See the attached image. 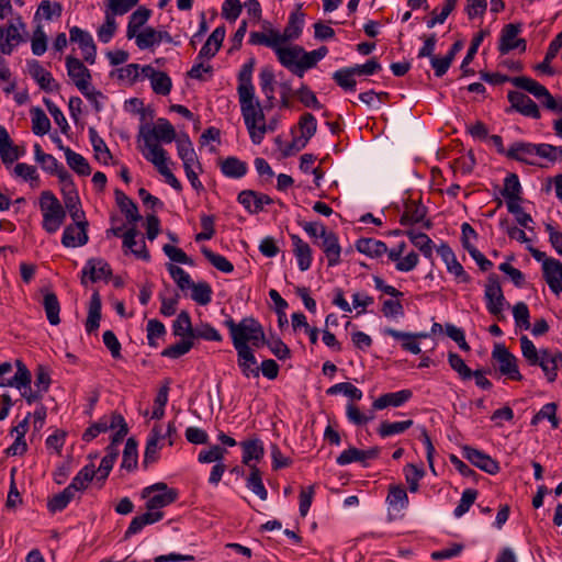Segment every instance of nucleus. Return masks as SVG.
Wrapping results in <instances>:
<instances>
[{"mask_svg": "<svg viewBox=\"0 0 562 562\" xmlns=\"http://www.w3.org/2000/svg\"><path fill=\"white\" fill-rule=\"evenodd\" d=\"M23 153L24 150H20V148L13 144L5 127L0 125V158L3 165H12Z\"/></svg>", "mask_w": 562, "mask_h": 562, "instance_id": "obj_18", "label": "nucleus"}, {"mask_svg": "<svg viewBox=\"0 0 562 562\" xmlns=\"http://www.w3.org/2000/svg\"><path fill=\"white\" fill-rule=\"evenodd\" d=\"M21 42L22 36L15 24L10 23L5 30L0 26V50L2 54L10 55Z\"/></svg>", "mask_w": 562, "mask_h": 562, "instance_id": "obj_25", "label": "nucleus"}, {"mask_svg": "<svg viewBox=\"0 0 562 562\" xmlns=\"http://www.w3.org/2000/svg\"><path fill=\"white\" fill-rule=\"evenodd\" d=\"M318 243V246L323 249L329 267H334L340 262L341 247L338 243V237L333 232H327Z\"/></svg>", "mask_w": 562, "mask_h": 562, "instance_id": "obj_21", "label": "nucleus"}, {"mask_svg": "<svg viewBox=\"0 0 562 562\" xmlns=\"http://www.w3.org/2000/svg\"><path fill=\"white\" fill-rule=\"evenodd\" d=\"M427 214V209L420 202L408 200L404 204V212L400 218L402 225H412L422 222Z\"/></svg>", "mask_w": 562, "mask_h": 562, "instance_id": "obj_28", "label": "nucleus"}, {"mask_svg": "<svg viewBox=\"0 0 562 562\" xmlns=\"http://www.w3.org/2000/svg\"><path fill=\"white\" fill-rule=\"evenodd\" d=\"M65 157L68 166L79 176H89L91 168L88 160L80 154L70 148L65 149Z\"/></svg>", "mask_w": 562, "mask_h": 562, "instance_id": "obj_48", "label": "nucleus"}, {"mask_svg": "<svg viewBox=\"0 0 562 562\" xmlns=\"http://www.w3.org/2000/svg\"><path fill=\"white\" fill-rule=\"evenodd\" d=\"M249 43L252 45H265L276 52L279 44H282L281 33L273 29H270L268 33L251 32L249 36Z\"/></svg>", "mask_w": 562, "mask_h": 562, "instance_id": "obj_39", "label": "nucleus"}, {"mask_svg": "<svg viewBox=\"0 0 562 562\" xmlns=\"http://www.w3.org/2000/svg\"><path fill=\"white\" fill-rule=\"evenodd\" d=\"M237 351V363L241 370V373L246 378H258L259 367H257V359L251 348L236 349Z\"/></svg>", "mask_w": 562, "mask_h": 562, "instance_id": "obj_27", "label": "nucleus"}, {"mask_svg": "<svg viewBox=\"0 0 562 562\" xmlns=\"http://www.w3.org/2000/svg\"><path fill=\"white\" fill-rule=\"evenodd\" d=\"M136 45L139 49H147L161 43V36L154 27H146L140 33H137Z\"/></svg>", "mask_w": 562, "mask_h": 562, "instance_id": "obj_59", "label": "nucleus"}, {"mask_svg": "<svg viewBox=\"0 0 562 562\" xmlns=\"http://www.w3.org/2000/svg\"><path fill=\"white\" fill-rule=\"evenodd\" d=\"M225 37V26H217L199 52L198 58H212L218 52Z\"/></svg>", "mask_w": 562, "mask_h": 562, "instance_id": "obj_30", "label": "nucleus"}, {"mask_svg": "<svg viewBox=\"0 0 562 562\" xmlns=\"http://www.w3.org/2000/svg\"><path fill=\"white\" fill-rule=\"evenodd\" d=\"M407 236L409 237L412 244L418 248L423 255L427 258H430L432 255V241L431 239L424 233L408 231Z\"/></svg>", "mask_w": 562, "mask_h": 562, "instance_id": "obj_64", "label": "nucleus"}, {"mask_svg": "<svg viewBox=\"0 0 562 562\" xmlns=\"http://www.w3.org/2000/svg\"><path fill=\"white\" fill-rule=\"evenodd\" d=\"M484 299L486 301V308L498 321L505 318L503 311L506 303L503 290L498 280V276L491 273L487 277L485 284Z\"/></svg>", "mask_w": 562, "mask_h": 562, "instance_id": "obj_7", "label": "nucleus"}, {"mask_svg": "<svg viewBox=\"0 0 562 562\" xmlns=\"http://www.w3.org/2000/svg\"><path fill=\"white\" fill-rule=\"evenodd\" d=\"M411 390H401L398 392L385 393L373 402L374 409H383L387 406L398 407L412 397Z\"/></svg>", "mask_w": 562, "mask_h": 562, "instance_id": "obj_32", "label": "nucleus"}, {"mask_svg": "<svg viewBox=\"0 0 562 562\" xmlns=\"http://www.w3.org/2000/svg\"><path fill=\"white\" fill-rule=\"evenodd\" d=\"M142 74L150 80L151 89L156 94L168 95L170 93L172 82L166 72L156 70L150 65H146L142 67Z\"/></svg>", "mask_w": 562, "mask_h": 562, "instance_id": "obj_13", "label": "nucleus"}, {"mask_svg": "<svg viewBox=\"0 0 562 562\" xmlns=\"http://www.w3.org/2000/svg\"><path fill=\"white\" fill-rule=\"evenodd\" d=\"M302 4H297L296 11L292 12L289 16L286 26L281 34V43L293 41L302 34L305 14L301 12Z\"/></svg>", "mask_w": 562, "mask_h": 562, "instance_id": "obj_22", "label": "nucleus"}, {"mask_svg": "<svg viewBox=\"0 0 562 562\" xmlns=\"http://www.w3.org/2000/svg\"><path fill=\"white\" fill-rule=\"evenodd\" d=\"M536 155V144L516 142L506 151V156L510 159L531 164L527 157Z\"/></svg>", "mask_w": 562, "mask_h": 562, "instance_id": "obj_41", "label": "nucleus"}, {"mask_svg": "<svg viewBox=\"0 0 562 562\" xmlns=\"http://www.w3.org/2000/svg\"><path fill=\"white\" fill-rule=\"evenodd\" d=\"M193 331L190 314L187 311H181L172 324L173 335L193 339Z\"/></svg>", "mask_w": 562, "mask_h": 562, "instance_id": "obj_46", "label": "nucleus"}, {"mask_svg": "<svg viewBox=\"0 0 562 562\" xmlns=\"http://www.w3.org/2000/svg\"><path fill=\"white\" fill-rule=\"evenodd\" d=\"M139 135L144 139V143H157L158 140L164 143H171L176 139L175 127L167 119L164 117L158 119L156 125L153 127L149 125H142Z\"/></svg>", "mask_w": 562, "mask_h": 562, "instance_id": "obj_9", "label": "nucleus"}, {"mask_svg": "<svg viewBox=\"0 0 562 562\" xmlns=\"http://www.w3.org/2000/svg\"><path fill=\"white\" fill-rule=\"evenodd\" d=\"M562 48V40L557 35L549 44L544 59L542 63L536 66V69L547 75H553L554 71L550 66L551 60L557 56L559 50Z\"/></svg>", "mask_w": 562, "mask_h": 562, "instance_id": "obj_53", "label": "nucleus"}, {"mask_svg": "<svg viewBox=\"0 0 562 562\" xmlns=\"http://www.w3.org/2000/svg\"><path fill=\"white\" fill-rule=\"evenodd\" d=\"M255 63V58H250L247 63H245L241 66L238 72V97L255 93V87L252 85V71Z\"/></svg>", "mask_w": 562, "mask_h": 562, "instance_id": "obj_31", "label": "nucleus"}, {"mask_svg": "<svg viewBox=\"0 0 562 562\" xmlns=\"http://www.w3.org/2000/svg\"><path fill=\"white\" fill-rule=\"evenodd\" d=\"M177 150L180 159L183 162V167L193 166L194 164L201 169V165L198 161V156L194 151L192 142L187 134L182 135L177 139Z\"/></svg>", "mask_w": 562, "mask_h": 562, "instance_id": "obj_37", "label": "nucleus"}, {"mask_svg": "<svg viewBox=\"0 0 562 562\" xmlns=\"http://www.w3.org/2000/svg\"><path fill=\"white\" fill-rule=\"evenodd\" d=\"M259 85L267 99L265 108L271 110L274 105V74L271 68L261 69L259 74Z\"/></svg>", "mask_w": 562, "mask_h": 562, "instance_id": "obj_36", "label": "nucleus"}, {"mask_svg": "<svg viewBox=\"0 0 562 562\" xmlns=\"http://www.w3.org/2000/svg\"><path fill=\"white\" fill-rule=\"evenodd\" d=\"M42 305L48 323L53 326L58 325L60 323V304L57 295L52 291H43Z\"/></svg>", "mask_w": 562, "mask_h": 562, "instance_id": "obj_35", "label": "nucleus"}, {"mask_svg": "<svg viewBox=\"0 0 562 562\" xmlns=\"http://www.w3.org/2000/svg\"><path fill=\"white\" fill-rule=\"evenodd\" d=\"M519 340L521 353L526 362L531 367H536V363L542 356V349L538 350L535 344L525 335Z\"/></svg>", "mask_w": 562, "mask_h": 562, "instance_id": "obj_63", "label": "nucleus"}, {"mask_svg": "<svg viewBox=\"0 0 562 562\" xmlns=\"http://www.w3.org/2000/svg\"><path fill=\"white\" fill-rule=\"evenodd\" d=\"M356 248L359 252L364 254L371 258L381 257L387 251L385 243L374 238H360L356 243Z\"/></svg>", "mask_w": 562, "mask_h": 562, "instance_id": "obj_38", "label": "nucleus"}, {"mask_svg": "<svg viewBox=\"0 0 562 562\" xmlns=\"http://www.w3.org/2000/svg\"><path fill=\"white\" fill-rule=\"evenodd\" d=\"M492 359L498 363V371L502 375L513 381L522 380L518 368V359L504 345H495L492 351Z\"/></svg>", "mask_w": 562, "mask_h": 562, "instance_id": "obj_8", "label": "nucleus"}, {"mask_svg": "<svg viewBox=\"0 0 562 562\" xmlns=\"http://www.w3.org/2000/svg\"><path fill=\"white\" fill-rule=\"evenodd\" d=\"M88 132L95 159L103 164H108V161L112 158V154L105 142L98 135L94 127H89Z\"/></svg>", "mask_w": 562, "mask_h": 562, "instance_id": "obj_47", "label": "nucleus"}, {"mask_svg": "<svg viewBox=\"0 0 562 562\" xmlns=\"http://www.w3.org/2000/svg\"><path fill=\"white\" fill-rule=\"evenodd\" d=\"M66 69L68 77L88 100H91L94 95H102L100 91H95L91 87V72L80 59L67 56Z\"/></svg>", "mask_w": 562, "mask_h": 562, "instance_id": "obj_5", "label": "nucleus"}, {"mask_svg": "<svg viewBox=\"0 0 562 562\" xmlns=\"http://www.w3.org/2000/svg\"><path fill=\"white\" fill-rule=\"evenodd\" d=\"M293 252L297 259V265L301 271H306L312 265V249L299 235H290Z\"/></svg>", "mask_w": 562, "mask_h": 562, "instance_id": "obj_23", "label": "nucleus"}, {"mask_svg": "<svg viewBox=\"0 0 562 562\" xmlns=\"http://www.w3.org/2000/svg\"><path fill=\"white\" fill-rule=\"evenodd\" d=\"M76 492L70 487H66L63 492L54 495L47 503L50 513L61 512L75 498Z\"/></svg>", "mask_w": 562, "mask_h": 562, "instance_id": "obj_58", "label": "nucleus"}, {"mask_svg": "<svg viewBox=\"0 0 562 562\" xmlns=\"http://www.w3.org/2000/svg\"><path fill=\"white\" fill-rule=\"evenodd\" d=\"M520 32V25L519 24H507L504 26L501 38H499V46L498 49L501 54H507L510 50L514 49V43L517 40V35Z\"/></svg>", "mask_w": 562, "mask_h": 562, "instance_id": "obj_50", "label": "nucleus"}, {"mask_svg": "<svg viewBox=\"0 0 562 562\" xmlns=\"http://www.w3.org/2000/svg\"><path fill=\"white\" fill-rule=\"evenodd\" d=\"M16 372L13 374V382H9L15 385L21 393V396L29 403L32 404L42 400L43 395L48 391L52 379L49 370L42 364H38L35 369V390H32V374L26 368L24 362L20 359L15 360Z\"/></svg>", "mask_w": 562, "mask_h": 562, "instance_id": "obj_1", "label": "nucleus"}, {"mask_svg": "<svg viewBox=\"0 0 562 562\" xmlns=\"http://www.w3.org/2000/svg\"><path fill=\"white\" fill-rule=\"evenodd\" d=\"M243 447V463L251 467L250 461H259L263 458L265 449L260 440H249L241 442Z\"/></svg>", "mask_w": 562, "mask_h": 562, "instance_id": "obj_49", "label": "nucleus"}, {"mask_svg": "<svg viewBox=\"0 0 562 562\" xmlns=\"http://www.w3.org/2000/svg\"><path fill=\"white\" fill-rule=\"evenodd\" d=\"M241 116L249 133V137L255 145H259L266 135V127L262 125L259 128L256 125V117L262 110H267L260 103L255 93L238 97Z\"/></svg>", "mask_w": 562, "mask_h": 562, "instance_id": "obj_3", "label": "nucleus"}, {"mask_svg": "<svg viewBox=\"0 0 562 562\" xmlns=\"http://www.w3.org/2000/svg\"><path fill=\"white\" fill-rule=\"evenodd\" d=\"M301 53H304V48L299 45L282 47V44H279L276 49V54L280 64L289 69L293 75H295L296 65Z\"/></svg>", "mask_w": 562, "mask_h": 562, "instance_id": "obj_24", "label": "nucleus"}, {"mask_svg": "<svg viewBox=\"0 0 562 562\" xmlns=\"http://www.w3.org/2000/svg\"><path fill=\"white\" fill-rule=\"evenodd\" d=\"M512 109L525 116L540 119L538 105L525 93L518 91H509L507 94Z\"/></svg>", "mask_w": 562, "mask_h": 562, "instance_id": "obj_14", "label": "nucleus"}, {"mask_svg": "<svg viewBox=\"0 0 562 562\" xmlns=\"http://www.w3.org/2000/svg\"><path fill=\"white\" fill-rule=\"evenodd\" d=\"M247 487L254 492L261 501H266L268 497V491L266 490L261 472L256 465L250 467V474L246 482Z\"/></svg>", "mask_w": 562, "mask_h": 562, "instance_id": "obj_55", "label": "nucleus"}, {"mask_svg": "<svg viewBox=\"0 0 562 562\" xmlns=\"http://www.w3.org/2000/svg\"><path fill=\"white\" fill-rule=\"evenodd\" d=\"M138 232L135 226L128 228L123 234V247L127 248L134 254L137 258H142L144 260H149L150 255L147 250L145 241L142 239L137 241L135 238Z\"/></svg>", "mask_w": 562, "mask_h": 562, "instance_id": "obj_29", "label": "nucleus"}, {"mask_svg": "<svg viewBox=\"0 0 562 562\" xmlns=\"http://www.w3.org/2000/svg\"><path fill=\"white\" fill-rule=\"evenodd\" d=\"M32 131L35 135L43 136L50 130V121L41 108L31 110Z\"/></svg>", "mask_w": 562, "mask_h": 562, "instance_id": "obj_57", "label": "nucleus"}, {"mask_svg": "<svg viewBox=\"0 0 562 562\" xmlns=\"http://www.w3.org/2000/svg\"><path fill=\"white\" fill-rule=\"evenodd\" d=\"M137 442L134 438H128L123 450L121 467L127 471H133L137 467Z\"/></svg>", "mask_w": 562, "mask_h": 562, "instance_id": "obj_61", "label": "nucleus"}, {"mask_svg": "<svg viewBox=\"0 0 562 562\" xmlns=\"http://www.w3.org/2000/svg\"><path fill=\"white\" fill-rule=\"evenodd\" d=\"M112 270L110 265L102 260L92 258L87 261L82 269L81 282L85 283V278L88 276L91 282H97L100 279H108L111 277Z\"/></svg>", "mask_w": 562, "mask_h": 562, "instance_id": "obj_19", "label": "nucleus"}, {"mask_svg": "<svg viewBox=\"0 0 562 562\" xmlns=\"http://www.w3.org/2000/svg\"><path fill=\"white\" fill-rule=\"evenodd\" d=\"M70 41L77 43L82 50L83 59L90 65L95 63L97 46L93 42L91 34L87 31L81 30L78 26H74L69 31Z\"/></svg>", "mask_w": 562, "mask_h": 562, "instance_id": "obj_11", "label": "nucleus"}, {"mask_svg": "<svg viewBox=\"0 0 562 562\" xmlns=\"http://www.w3.org/2000/svg\"><path fill=\"white\" fill-rule=\"evenodd\" d=\"M512 83L519 89L528 91L538 100H541L548 90L543 85L529 77H514Z\"/></svg>", "mask_w": 562, "mask_h": 562, "instance_id": "obj_52", "label": "nucleus"}, {"mask_svg": "<svg viewBox=\"0 0 562 562\" xmlns=\"http://www.w3.org/2000/svg\"><path fill=\"white\" fill-rule=\"evenodd\" d=\"M189 289L192 290L191 292V299L196 302L200 305H207L212 301V288L211 285L205 282L201 281L198 283L193 282V285H191Z\"/></svg>", "mask_w": 562, "mask_h": 562, "instance_id": "obj_62", "label": "nucleus"}, {"mask_svg": "<svg viewBox=\"0 0 562 562\" xmlns=\"http://www.w3.org/2000/svg\"><path fill=\"white\" fill-rule=\"evenodd\" d=\"M151 11L147 8L140 7L134 11L127 24L126 36L128 40L136 36L138 30L148 21Z\"/></svg>", "mask_w": 562, "mask_h": 562, "instance_id": "obj_44", "label": "nucleus"}, {"mask_svg": "<svg viewBox=\"0 0 562 562\" xmlns=\"http://www.w3.org/2000/svg\"><path fill=\"white\" fill-rule=\"evenodd\" d=\"M557 351H552L548 348L542 349V356L536 363V367H540L549 383L557 380L558 376V360Z\"/></svg>", "mask_w": 562, "mask_h": 562, "instance_id": "obj_34", "label": "nucleus"}, {"mask_svg": "<svg viewBox=\"0 0 562 562\" xmlns=\"http://www.w3.org/2000/svg\"><path fill=\"white\" fill-rule=\"evenodd\" d=\"M40 207L43 213V228L48 234L56 233L66 218V211L61 203L53 192L43 191L41 193Z\"/></svg>", "mask_w": 562, "mask_h": 562, "instance_id": "obj_4", "label": "nucleus"}, {"mask_svg": "<svg viewBox=\"0 0 562 562\" xmlns=\"http://www.w3.org/2000/svg\"><path fill=\"white\" fill-rule=\"evenodd\" d=\"M164 517L162 512H147L132 519L128 528L124 533V539H128L133 535L138 533L146 525L155 524Z\"/></svg>", "mask_w": 562, "mask_h": 562, "instance_id": "obj_33", "label": "nucleus"}, {"mask_svg": "<svg viewBox=\"0 0 562 562\" xmlns=\"http://www.w3.org/2000/svg\"><path fill=\"white\" fill-rule=\"evenodd\" d=\"M384 334L393 337L394 339L402 340V348L409 351L413 355L420 353L419 344L416 340V336L411 333H403L393 328H385Z\"/></svg>", "mask_w": 562, "mask_h": 562, "instance_id": "obj_42", "label": "nucleus"}, {"mask_svg": "<svg viewBox=\"0 0 562 562\" xmlns=\"http://www.w3.org/2000/svg\"><path fill=\"white\" fill-rule=\"evenodd\" d=\"M179 493L176 488L169 487L164 482L147 486L142 492V497L147 498L146 508L148 512H157L178 499Z\"/></svg>", "mask_w": 562, "mask_h": 562, "instance_id": "obj_6", "label": "nucleus"}, {"mask_svg": "<svg viewBox=\"0 0 562 562\" xmlns=\"http://www.w3.org/2000/svg\"><path fill=\"white\" fill-rule=\"evenodd\" d=\"M247 164L233 156L221 162V171L228 178H241L247 173Z\"/></svg>", "mask_w": 562, "mask_h": 562, "instance_id": "obj_40", "label": "nucleus"}, {"mask_svg": "<svg viewBox=\"0 0 562 562\" xmlns=\"http://www.w3.org/2000/svg\"><path fill=\"white\" fill-rule=\"evenodd\" d=\"M521 186L516 173H509L504 179V189L502 190V195L507 201H520L521 200Z\"/></svg>", "mask_w": 562, "mask_h": 562, "instance_id": "obj_56", "label": "nucleus"}, {"mask_svg": "<svg viewBox=\"0 0 562 562\" xmlns=\"http://www.w3.org/2000/svg\"><path fill=\"white\" fill-rule=\"evenodd\" d=\"M386 502L395 510H403L408 506V495L403 485H390Z\"/></svg>", "mask_w": 562, "mask_h": 562, "instance_id": "obj_45", "label": "nucleus"}, {"mask_svg": "<svg viewBox=\"0 0 562 562\" xmlns=\"http://www.w3.org/2000/svg\"><path fill=\"white\" fill-rule=\"evenodd\" d=\"M238 202L251 214L262 211L265 204H271L272 199L263 193L244 190L238 194Z\"/></svg>", "mask_w": 562, "mask_h": 562, "instance_id": "obj_17", "label": "nucleus"}, {"mask_svg": "<svg viewBox=\"0 0 562 562\" xmlns=\"http://www.w3.org/2000/svg\"><path fill=\"white\" fill-rule=\"evenodd\" d=\"M380 454V448L373 447L368 450H360L355 447H350L349 449L342 451L336 459L337 464L347 465L351 462H361L366 463L367 460L376 459Z\"/></svg>", "mask_w": 562, "mask_h": 562, "instance_id": "obj_15", "label": "nucleus"}, {"mask_svg": "<svg viewBox=\"0 0 562 562\" xmlns=\"http://www.w3.org/2000/svg\"><path fill=\"white\" fill-rule=\"evenodd\" d=\"M87 227L88 223H81L79 226L68 225L63 233L61 244L67 248L86 245L89 239Z\"/></svg>", "mask_w": 562, "mask_h": 562, "instance_id": "obj_20", "label": "nucleus"}, {"mask_svg": "<svg viewBox=\"0 0 562 562\" xmlns=\"http://www.w3.org/2000/svg\"><path fill=\"white\" fill-rule=\"evenodd\" d=\"M512 83L519 89L528 91L538 100H541L548 90L543 85L529 77H514Z\"/></svg>", "mask_w": 562, "mask_h": 562, "instance_id": "obj_51", "label": "nucleus"}, {"mask_svg": "<svg viewBox=\"0 0 562 562\" xmlns=\"http://www.w3.org/2000/svg\"><path fill=\"white\" fill-rule=\"evenodd\" d=\"M115 201L122 213H124L126 220L131 224H136L142 220L136 203L130 199L123 191L115 189L114 191Z\"/></svg>", "mask_w": 562, "mask_h": 562, "instance_id": "obj_26", "label": "nucleus"}, {"mask_svg": "<svg viewBox=\"0 0 562 562\" xmlns=\"http://www.w3.org/2000/svg\"><path fill=\"white\" fill-rule=\"evenodd\" d=\"M542 271L550 290L559 294L562 291V262L554 258L544 260Z\"/></svg>", "mask_w": 562, "mask_h": 562, "instance_id": "obj_16", "label": "nucleus"}, {"mask_svg": "<svg viewBox=\"0 0 562 562\" xmlns=\"http://www.w3.org/2000/svg\"><path fill=\"white\" fill-rule=\"evenodd\" d=\"M462 453L468 461L482 471L488 474H496L499 472L498 462L492 459L488 454L469 446L463 447Z\"/></svg>", "mask_w": 562, "mask_h": 562, "instance_id": "obj_12", "label": "nucleus"}, {"mask_svg": "<svg viewBox=\"0 0 562 562\" xmlns=\"http://www.w3.org/2000/svg\"><path fill=\"white\" fill-rule=\"evenodd\" d=\"M101 319V299L98 292H94L90 300L88 317L86 322V330L92 333L100 326Z\"/></svg>", "mask_w": 562, "mask_h": 562, "instance_id": "obj_43", "label": "nucleus"}, {"mask_svg": "<svg viewBox=\"0 0 562 562\" xmlns=\"http://www.w3.org/2000/svg\"><path fill=\"white\" fill-rule=\"evenodd\" d=\"M27 69L30 76L37 82L40 88L45 92H55L60 89V85L55 80L53 75L40 64L38 60H29Z\"/></svg>", "mask_w": 562, "mask_h": 562, "instance_id": "obj_10", "label": "nucleus"}, {"mask_svg": "<svg viewBox=\"0 0 562 562\" xmlns=\"http://www.w3.org/2000/svg\"><path fill=\"white\" fill-rule=\"evenodd\" d=\"M224 325L229 330L235 349L250 348L249 344L259 348L266 342L262 326L252 317H245L239 323H235L232 317H228Z\"/></svg>", "mask_w": 562, "mask_h": 562, "instance_id": "obj_2", "label": "nucleus"}, {"mask_svg": "<svg viewBox=\"0 0 562 562\" xmlns=\"http://www.w3.org/2000/svg\"><path fill=\"white\" fill-rule=\"evenodd\" d=\"M145 146L148 149V154L145 155V158L155 165L158 171H160V168L168 167L166 150L156 142L145 143Z\"/></svg>", "mask_w": 562, "mask_h": 562, "instance_id": "obj_60", "label": "nucleus"}, {"mask_svg": "<svg viewBox=\"0 0 562 562\" xmlns=\"http://www.w3.org/2000/svg\"><path fill=\"white\" fill-rule=\"evenodd\" d=\"M97 474L95 468L92 463L85 465L77 475L72 479L71 483L68 485L74 492L83 491L88 483L92 481L94 475Z\"/></svg>", "mask_w": 562, "mask_h": 562, "instance_id": "obj_54", "label": "nucleus"}]
</instances>
